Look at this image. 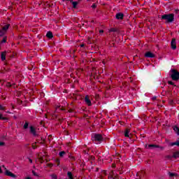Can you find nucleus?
<instances>
[{
    "label": "nucleus",
    "instance_id": "nucleus-17",
    "mask_svg": "<svg viewBox=\"0 0 179 179\" xmlns=\"http://www.w3.org/2000/svg\"><path fill=\"white\" fill-rule=\"evenodd\" d=\"M46 37H48V38H52V32L48 31L46 34Z\"/></svg>",
    "mask_w": 179,
    "mask_h": 179
},
{
    "label": "nucleus",
    "instance_id": "nucleus-27",
    "mask_svg": "<svg viewBox=\"0 0 179 179\" xmlns=\"http://www.w3.org/2000/svg\"><path fill=\"white\" fill-rule=\"evenodd\" d=\"M51 178H52V179H58V177H57V175H55V174L51 175Z\"/></svg>",
    "mask_w": 179,
    "mask_h": 179
},
{
    "label": "nucleus",
    "instance_id": "nucleus-43",
    "mask_svg": "<svg viewBox=\"0 0 179 179\" xmlns=\"http://www.w3.org/2000/svg\"><path fill=\"white\" fill-rule=\"evenodd\" d=\"M63 2L65 1L66 0H62ZM67 1H69L70 2H72L73 0H67Z\"/></svg>",
    "mask_w": 179,
    "mask_h": 179
},
{
    "label": "nucleus",
    "instance_id": "nucleus-53",
    "mask_svg": "<svg viewBox=\"0 0 179 179\" xmlns=\"http://www.w3.org/2000/svg\"><path fill=\"white\" fill-rule=\"evenodd\" d=\"M78 1H80V0H78Z\"/></svg>",
    "mask_w": 179,
    "mask_h": 179
},
{
    "label": "nucleus",
    "instance_id": "nucleus-26",
    "mask_svg": "<svg viewBox=\"0 0 179 179\" xmlns=\"http://www.w3.org/2000/svg\"><path fill=\"white\" fill-rule=\"evenodd\" d=\"M169 104H170L171 106H173V104H174V101H173V99H169Z\"/></svg>",
    "mask_w": 179,
    "mask_h": 179
},
{
    "label": "nucleus",
    "instance_id": "nucleus-41",
    "mask_svg": "<svg viewBox=\"0 0 179 179\" xmlns=\"http://www.w3.org/2000/svg\"><path fill=\"white\" fill-rule=\"evenodd\" d=\"M99 33H104V31L103 30H100Z\"/></svg>",
    "mask_w": 179,
    "mask_h": 179
},
{
    "label": "nucleus",
    "instance_id": "nucleus-30",
    "mask_svg": "<svg viewBox=\"0 0 179 179\" xmlns=\"http://www.w3.org/2000/svg\"><path fill=\"white\" fill-rule=\"evenodd\" d=\"M0 110L5 111V106H3L2 105H0Z\"/></svg>",
    "mask_w": 179,
    "mask_h": 179
},
{
    "label": "nucleus",
    "instance_id": "nucleus-16",
    "mask_svg": "<svg viewBox=\"0 0 179 179\" xmlns=\"http://www.w3.org/2000/svg\"><path fill=\"white\" fill-rule=\"evenodd\" d=\"M173 159L178 158L179 157V151H176V152H173Z\"/></svg>",
    "mask_w": 179,
    "mask_h": 179
},
{
    "label": "nucleus",
    "instance_id": "nucleus-7",
    "mask_svg": "<svg viewBox=\"0 0 179 179\" xmlns=\"http://www.w3.org/2000/svg\"><path fill=\"white\" fill-rule=\"evenodd\" d=\"M6 176L12 177L13 178H16V175L12 173V172L9 171L8 170H6Z\"/></svg>",
    "mask_w": 179,
    "mask_h": 179
},
{
    "label": "nucleus",
    "instance_id": "nucleus-46",
    "mask_svg": "<svg viewBox=\"0 0 179 179\" xmlns=\"http://www.w3.org/2000/svg\"><path fill=\"white\" fill-rule=\"evenodd\" d=\"M153 100H156V97H154V98H153Z\"/></svg>",
    "mask_w": 179,
    "mask_h": 179
},
{
    "label": "nucleus",
    "instance_id": "nucleus-12",
    "mask_svg": "<svg viewBox=\"0 0 179 179\" xmlns=\"http://www.w3.org/2000/svg\"><path fill=\"white\" fill-rule=\"evenodd\" d=\"M168 174L169 176V178H173V177H177L178 176V173L171 172H169Z\"/></svg>",
    "mask_w": 179,
    "mask_h": 179
},
{
    "label": "nucleus",
    "instance_id": "nucleus-19",
    "mask_svg": "<svg viewBox=\"0 0 179 179\" xmlns=\"http://www.w3.org/2000/svg\"><path fill=\"white\" fill-rule=\"evenodd\" d=\"M174 145L179 146V141H177L174 143H170V146H174Z\"/></svg>",
    "mask_w": 179,
    "mask_h": 179
},
{
    "label": "nucleus",
    "instance_id": "nucleus-34",
    "mask_svg": "<svg viewBox=\"0 0 179 179\" xmlns=\"http://www.w3.org/2000/svg\"><path fill=\"white\" fill-rule=\"evenodd\" d=\"M92 8L93 9H95V8H97V6L96 5V3H94L92 6Z\"/></svg>",
    "mask_w": 179,
    "mask_h": 179
},
{
    "label": "nucleus",
    "instance_id": "nucleus-11",
    "mask_svg": "<svg viewBox=\"0 0 179 179\" xmlns=\"http://www.w3.org/2000/svg\"><path fill=\"white\" fill-rule=\"evenodd\" d=\"M1 61L6 59V51L2 52L1 55Z\"/></svg>",
    "mask_w": 179,
    "mask_h": 179
},
{
    "label": "nucleus",
    "instance_id": "nucleus-51",
    "mask_svg": "<svg viewBox=\"0 0 179 179\" xmlns=\"http://www.w3.org/2000/svg\"><path fill=\"white\" fill-rule=\"evenodd\" d=\"M50 167H52V164L50 165Z\"/></svg>",
    "mask_w": 179,
    "mask_h": 179
},
{
    "label": "nucleus",
    "instance_id": "nucleus-47",
    "mask_svg": "<svg viewBox=\"0 0 179 179\" xmlns=\"http://www.w3.org/2000/svg\"><path fill=\"white\" fill-rule=\"evenodd\" d=\"M69 113H72V110H69Z\"/></svg>",
    "mask_w": 179,
    "mask_h": 179
},
{
    "label": "nucleus",
    "instance_id": "nucleus-52",
    "mask_svg": "<svg viewBox=\"0 0 179 179\" xmlns=\"http://www.w3.org/2000/svg\"><path fill=\"white\" fill-rule=\"evenodd\" d=\"M38 157H40V155H38Z\"/></svg>",
    "mask_w": 179,
    "mask_h": 179
},
{
    "label": "nucleus",
    "instance_id": "nucleus-9",
    "mask_svg": "<svg viewBox=\"0 0 179 179\" xmlns=\"http://www.w3.org/2000/svg\"><path fill=\"white\" fill-rule=\"evenodd\" d=\"M145 57H146V58H155V55L152 53V52H147L145 54Z\"/></svg>",
    "mask_w": 179,
    "mask_h": 179
},
{
    "label": "nucleus",
    "instance_id": "nucleus-20",
    "mask_svg": "<svg viewBox=\"0 0 179 179\" xmlns=\"http://www.w3.org/2000/svg\"><path fill=\"white\" fill-rule=\"evenodd\" d=\"M67 176H68V177H69V179H73V175H72V172L68 171V172H67Z\"/></svg>",
    "mask_w": 179,
    "mask_h": 179
},
{
    "label": "nucleus",
    "instance_id": "nucleus-45",
    "mask_svg": "<svg viewBox=\"0 0 179 179\" xmlns=\"http://www.w3.org/2000/svg\"><path fill=\"white\" fill-rule=\"evenodd\" d=\"M110 178H114V177H113V176H110Z\"/></svg>",
    "mask_w": 179,
    "mask_h": 179
},
{
    "label": "nucleus",
    "instance_id": "nucleus-37",
    "mask_svg": "<svg viewBox=\"0 0 179 179\" xmlns=\"http://www.w3.org/2000/svg\"><path fill=\"white\" fill-rule=\"evenodd\" d=\"M34 176H35L36 177H37V173L36 172H34V171H32Z\"/></svg>",
    "mask_w": 179,
    "mask_h": 179
},
{
    "label": "nucleus",
    "instance_id": "nucleus-5",
    "mask_svg": "<svg viewBox=\"0 0 179 179\" xmlns=\"http://www.w3.org/2000/svg\"><path fill=\"white\" fill-rule=\"evenodd\" d=\"M85 102L86 104L89 106H92V101H90V96L89 95H87L85 98Z\"/></svg>",
    "mask_w": 179,
    "mask_h": 179
},
{
    "label": "nucleus",
    "instance_id": "nucleus-8",
    "mask_svg": "<svg viewBox=\"0 0 179 179\" xmlns=\"http://www.w3.org/2000/svg\"><path fill=\"white\" fill-rule=\"evenodd\" d=\"M116 19H117V20H122V19H124V14L122 13H117Z\"/></svg>",
    "mask_w": 179,
    "mask_h": 179
},
{
    "label": "nucleus",
    "instance_id": "nucleus-31",
    "mask_svg": "<svg viewBox=\"0 0 179 179\" xmlns=\"http://www.w3.org/2000/svg\"><path fill=\"white\" fill-rule=\"evenodd\" d=\"M168 84L171 85L172 86H176V85H174V83L173 81H168Z\"/></svg>",
    "mask_w": 179,
    "mask_h": 179
},
{
    "label": "nucleus",
    "instance_id": "nucleus-38",
    "mask_svg": "<svg viewBox=\"0 0 179 179\" xmlns=\"http://www.w3.org/2000/svg\"><path fill=\"white\" fill-rule=\"evenodd\" d=\"M3 171H2V168H1L0 166V174H2Z\"/></svg>",
    "mask_w": 179,
    "mask_h": 179
},
{
    "label": "nucleus",
    "instance_id": "nucleus-50",
    "mask_svg": "<svg viewBox=\"0 0 179 179\" xmlns=\"http://www.w3.org/2000/svg\"><path fill=\"white\" fill-rule=\"evenodd\" d=\"M50 167H52V164L50 165Z\"/></svg>",
    "mask_w": 179,
    "mask_h": 179
},
{
    "label": "nucleus",
    "instance_id": "nucleus-22",
    "mask_svg": "<svg viewBox=\"0 0 179 179\" xmlns=\"http://www.w3.org/2000/svg\"><path fill=\"white\" fill-rule=\"evenodd\" d=\"M29 128V122H26L24 124V129H27Z\"/></svg>",
    "mask_w": 179,
    "mask_h": 179
},
{
    "label": "nucleus",
    "instance_id": "nucleus-13",
    "mask_svg": "<svg viewBox=\"0 0 179 179\" xmlns=\"http://www.w3.org/2000/svg\"><path fill=\"white\" fill-rule=\"evenodd\" d=\"M129 132H130L129 129H127L125 130V131H124V136L126 138H131V136H129Z\"/></svg>",
    "mask_w": 179,
    "mask_h": 179
},
{
    "label": "nucleus",
    "instance_id": "nucleus-33",
    "mask_svg": "<svg viewBox=\"0 0 179 179\" xmlns=\"http://www.w3.org/2000/svg\"><path fill=\"white\" fill-rule=\"evenodd\" d=\"M56 163H57V166H59V159H57L55 160Z\"/></svg>",
    "mask_w": 179,
    "mask_h": 179
},
{
    "label": "nucleus",
    "instance_id": "nucleus-29",
    "mask_svg": "<svg viewBox=\"0 0 179 179\" xmlns=\"http://www.w3.org/2000/svg\"><path fill=\"white\" fill-rule=\"evenodd\" d=\"M109 31H110V32H115V31H117V29H115V28H111V29L109 30Z\"/></svg>",
    "mask_w": 179,
    "mask_h": 179
},
{
    "label": "nucleus",
    "instance_id": "nucleus-48",
    "mask_svg": "<svg viewBox=\"0 0 179 179\" xmlns=\"http://www.w3.org/2000/svg\"><path fill=\"white\" fill-rule=\"evenodd\" d=\"M91 22H92V23H93L94 21V20H92Z\"/></svg>",
    "mask_w": 179,
    "mask_h": 179
},
{
    "label": "nucleus",
    "instance_id": "nucleus-3",
    "mask_svg": "<svg viewBox=\"0 0 179 179\" xmlns=\"http://www.w3.org/2000/svg\"><path fill=\"white\" fill-rule=\"evenodd\" d=\"M92 141L93 142H103L104 141V138H103V136L101 134H92Z\"/></svg>",
    "mask_w": 179,
    "mask_h": 179
},
{
    "label": "nucleus",
    "instance_id": "nucleus-14",
    "mask_svg": "<svg viewBox=\"0 0 179 179\" xmlns=\"http://www.w3.org/2000/svg\"><path fill=\"white\" fill-rule=\"evenodd\" d=\"M71 2L72 5H73V8L74 9H76V6H78V3H79V2L78 1H73V0H72V1H70Z\"/></svg>",
    "mask_w": 179,
    "mask_h": 179
},
{
    "label": "nucleus",
    "instance_id": "nucleus-42",
    "mask_svg": "<svg viewBox=\"0 0 179 179\" xmlns=\"http://www.w3.org/2000/svg\"><path fill=\"white\" fill-rule=\"evenodd\" d=\"M25 179H32L31 177H27Z\"/></svg>",
    "mask_w": 179,
    "mask_h": 179
},
{
    "label": "nucleus",
    "instance_id": "nucleus-24",
    "mask_svg": "<svg viewBox=\"0 0 179 179\" xmlns=\"http://www.w3.org/2000/svg\"><path fill=\"white\" fill-rule=\"evenodd\" d=\"M5 33H6L4 30L1 29L0 31V37H2V36H3V34H5Z\"/></svg>",
    "mask_w": 179,
    "mask_h": 179
},
{
    "label": "nucleus",
    "instance_id": "nucleus-18",
    "mask_svg": "<svg viewBox=\"0 0 179 179\" xmlns=\"http://www.w3.org/2000/svg\"><path fill=\"white\" fill-rule=\"evenodd\" d=\"M61 106H56L55 113H59V111L64 110V109H59Z\"/></svg>",
    "mask_w": 179,
    "mask_h": 179
},
{
    "label": "nucleus",
    "instance_id": "nucleus-36",
    "mask_svg": "<svg viewBox=\"0 0 179 179\" xmlns=\"http://www.w3.org/2000/svg\"><path fill=\"white\" fill-rule=\"evenodd\" d=\"M29 163H33V160L30 158H28Z\"/></svg>",
    "mask_w": 179,
    "mask_h": 179
},
{
    "label": "nucleus",
    "instance_id": "nucleus-23",
    "mask_svg": "<svg viewBox=\"0 0 179 179\" xmlns=\"http://www.w3.org/2000/svg\"><path fill=\"white\" fill-rule=\"evenodd\" d=\"M65 151H62L59 153V155L60 156V157H64V155H65Z\"/></svg>",
    "mask_w": 179,
    "mask_h": 179
},
{
    "label": "nucleus",
    "instance_id": "nucleus-35",
    "mask_svg": "<svg viewBox=\"0 0 179 179\" xmlns=\"http://www.w3.org/2000/svg\"><path fill=\"white\" fill-rule=\"evenodd\" d=\"M0 146H5V143L0 141Z\"/></svg>",
    "mask_w": 179,
    "mask_h": 179
},
{
    "label": "nucleus",
    "instance_id": "nucleus-2",
    "mask_svg": "<svg viewBox=\"0 0 179 179\" xmlns=\"http://www.w3.org/2000/svg\"><path fill=\"white\" fill-rule=\"evenodd\" d=\"M170 72H171L170 76L172 80H179V72L177 70L172 69H171Z\"/></svg>",
    "mask_w": 179,
    "mask_h": 179
},
{
    "label": "nucleus",
    "instance_id": "nucleus-25",
    "mask_svg": "<svg viewBox=\"0 0 179 179\" xmlns=\"http://www.w3.org/2000/svg\"><path fill=\"white\" fill-rule=\"evenodd\" d=\"M173 156L171 155H166V159H167L168 160H171L173 159Z\"/></svg>",
    "mask_w": 179,
    "mask_h": 179
},
{
    "label": "nucleus",
    "instance_id": "nucleus-15",
    "mask_svg": "<svg viewBox=\"0 0 179 179\" xmlns=\"http://www.w3.org/2000/svg\"><path fill=\"white\" fill-rule=\"evenodd\" d=\"M9 26H10V24H7L4 27H3L2 30H3L6 33V31H8V29H9Z\"/></svg>",
    "mask_w": 179,
    "mask_h": 179
},
{
    "label": "nucleus",
    "instance_id": "nucleus-6",
    "mask_svg": "<svg viewBox=\"0 0 179 179\" xmlns=\"http://www.w3.org/2000/svg\"><path fill=\"white\" fill-rule=\"evenodd\" d=\"M148 148H155L161 149V150H164V147H160V145H155V144H150L148 145Z\"/></svg>",
    "mask_w": 179,
    "mask_h": 179
},
{
    "label": "nucleus",
    "instance_id": "nucleus-4",
    "mask_svg": "<svg viewBox=\"0 0 179 179\" xmlns=\"http://www.w3.org/2000/svg\"><path fill=\"white\" fill-rule=\"evenodd\" d=\"M171 48L172 50H176L177 48V43L176 42V38H173L171 42Z\"/></svg>",
    "mask_w": 179,
    "mask_h": 179
},
{
    "label": "nucleus",
    "instance_id": "nucleus-49",
    "mask_svg": "<svg viewBox=\"0 0 179 179\" xmlns=\"http://www.w3.org/2000/svg\"><path fill=\"white\" fill-rule=\"evenodd\" d=\"M33 149H36V147L34 146V147H33Z\"/></svg>",
    "mask_w": 179,
    "mask_h": 179
},
{
    "label": "nucleus",
    "instance_id": "nucleus-32",
    "mask_svg": "<svg viewBox=\"0 0 179 179\" xmlns=\"http://www.w3.org/2000/svg\"><path fill=\"white\" fill-rule=\"evenodd\" d=\"M0 120H6V117H3L2 116V114H0Z\"/></svg>",
    "mask_w": 179,
    "mask_h": 179
},
{
    "label": "nucleus",
    "instance_id": "nucleus-44",
    "mask_svg": "<svg viewBox=\"0 0 179 179\" xmlns=\"http://www.w3.org/2000/svg\"><path fill=\"white\" fill-rule=\"evenodd\" d=\"M2 167L6 170V168H5V165H3Z\"/></svg>",
    "mask_w": 179,
    "mask_h": 179
},
{
    "label": "nucleus",
    "instance_id": "nucleus-40",
    "mask_svg": "<svg viewBox=\"0 0 179 179\" xmlns=\"http://www.w3.org/2000/svg\"><path fill=\"white\" fill-rule=\"evenodd\" d=\"M175 12L176 13H179V10H176Z\"/></svg>",
    "mask_w": 179,
    "mask_h": 179
},
{
    "label": "nucleus",
    "instance_id": "nucleus-28",
    "mask_svg": "<svg viewBox=\"0 0 179 179\" xmlns=\"http://www.w3.org/2000/svg\"><path fill=\"white\" fill-rule=\"evenodd\" d=\"M1 43H6V36H4V37L3 38V40H1Z\"/></svg>",
    "mask_w": 179,
    "mask_h": 179
},
{
    "label": "nucleus",
    "instance_id": "nucleus-10",
    "mask_svg": "<svg viewBox=\"0 0 179 179\" xmlns=\"http://www.w3.org/2000/svg\"><path fill=\"white\" fill-rule=\"evenodd\" d=\"M30 132L34 135V136H37V133H36V129L33 126L30 127Z\"/></svg>",
    "mask_w": 179,
    "mask_h": 179
},
{
    "label": "nucleus",
    "instance_id": "nucleus-39",
    "mask_svg": "<svg viewBox=\"0 0 179 179\" xmlns=\"http://www.w3.org/2000/svg\"><path fill=\"white\" fill-rule=\"evenodd\" d=\"M80 47H81V48L85 47V44H81V45H80Z\"/></svg>",
    "mask_w": 179,
    "mask_h": 179
},
{
    "label": "nucleus",
    "instance_id": "nucleus-21",
    "mask_svg": "<svg viewBox=\"0 0 179 179\" xmlns=\"http://www.w3.org/2000/svg\"><path fill=\"white\" fill-rule=\"evenodd\" d=\"M173 130L175 131V132H176L177 135H179V128H178V127L175 126L173 127Z\"/></svg>",
    "mask_w": 179,
    "mask_h": 179
},
{
    "label": "nucleus",
    "instance_id": "nucleus-1",
    "mask_svg": "<svg viewBox=\"0 0 179 179\" xmlns=\"http://www.w3.org/2000/svg\"><path fill=\"white\" fill-rule=\"evenodd\" d=\"M161 20H165V23H173L174 22V14H164L161 16Z\"/></svg>",
    "mask_w": 179,
    "mask_h": 179
}]
</instances>
